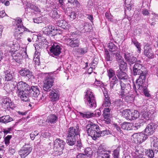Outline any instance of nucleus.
Here are the masks:
<instances>
[{
	"label": "nucleus",
	"mask_w": 158,
	"mask_h": 158,
	"mask_svg": "<svg viewBox=\"0 0 158 158\" xmlns=\"http://www.w3.org/2000/svg\"><path fill=\"white\" fill-rule=\"evenodd\" d=\"M148 73L147 69L142 64L135 63L133 67V74L134 75H140L136 80V83L145 80V77Z\"/></svg>",
	"instance_id": "obj_1"
},
{
	"label": "nucleus",
	"mask_w": 158,
	"mask_h": 158,
	"mask_svg": "<svg viewBox=\"0 0 158 158\" xmlns=\"http://www.w3.org/2000/svg\"><path fill=\"white\" fill-rule=\"evenodd\" d=\"M85 130L88 135L91 136L93 139L95 140L100 136L99 135L100 129L98 126L90 122L86 126Z\"/></svg>",
	"instance_id": "obj_2"
},
{
	"label": "nucleus",
	"mask_w": 158,
	"mask_h": 158,
	"mask_svg": "<svg viewBox=\"0 0 158 158\" xmlns=\"http://www.w3.org/2000/svg\"><path fill=\"white\" fill-rule=\"evenodd\" d=\"M140 110H141L142 117L145 119L153 118L156 116V112L154 107L148 110H147L146 105L140 107Z\"/></svg>",
	"instance_id": "obj_3"
},
{
	"label": "nucleus",
	"mask_w": 158,
	"mask_h": 158,
	"mask_svg": "<svg viewBox=\"0 0 158 158\" xmlns=\"http://www.w3.org/2000/svg\"><path fill=\"white\" fill-rule=\"evenodd\" d=\"M84 100L85 103L91 108H95L96 106V102L95 97L90 90H88L86 92Z\"/></svg>",
	"instance_id": "obj_4"
},
{
	"label": "nucleus",
	"mask_w": 158,
	"mask_h": 158,
	"mask_svg": "<svg viewBox=\"0 0 158 158\" xmlns=\"http://www.w3.org/2000/svg\"><path fill=\"white\" fill-rule=\"evenodd\" d=\"M51 47L50 48L51 55L53 57L57 58L61 52V48L60 44L54 42L51 44Z\"/></svg>",
	"instance_id": "obj_5"
},
{
	"label": "nucleus",
	"mask_w": 158,
	"mask_h": 158,
	"mask_svg": "<svg viewBox=\"0 0 158 158\" xmlns=\"http://www.w3.org/2000/svg\"><path fill=\"white\" fill-rule=\"evenodd\" d=\"M65 142L60 139H57L54 142V149L56 152H58L59 155L63 153L62 151L65 144Z\"/></svg>",
	"instance_id": "obj_6"
},
{
	"label": "nucleus",
	"mask_w": 158,
	"mask_h": 158,
	"mask_svg": "<svg viewBox=\"0 0 158 158\" xmlns=\"http://www.w3.org/2000/svg\"><path fill=\"white\" fill-rule=\"evenodd\" d=\"M148 138L145 134L140 133L134 134L131 137V139L135 143H141Z\"/></svg>",
	"instance_id": "obj_7"
},
{
	"label": "nucleus",
	"mask_w": 158,
	"mask_h": 158,
	"mask_svg": "<svg viewBox=\"0 0 158 158\" xmlns=\"http://www.w3.org/2000/svg\"><path fill=\"white\" fill-rule=\"evenodd\" d=\"M110 152L106 150L104 147L102 145L98 148L97 152V158H110Z\"/></svg>",
	"instance_id": "obj_8"
},
{
	"label": "nucleus",
	"mask_w": 158,
	"mask_h": 158,
	"mask_svg": "<svg viewBox=\"0 0 158 158\" xmlns=\"http://www.w3.org/2000/svg\"><path fill=\"white\" fill-rule=\"evenodd\" d=\"M18 31H15L14 35L15 38L17 40L21 38L22 37V35L23 32L26 31L31 32V33H32L31 31L26 28L23 24H20L18 25Z\"/></svg>",
	"instance_id": "obj_9"
},
{
	"label": "nucleus",
	"mask_w": 158,
	"mask_h": 158,
	"mask_svg": "<svg viewBox=\"0 0 158 158\" xmlns=\"http://www.w3.org/2000/svg\"><path fill=\"white\" fill-rule=\"evenodd\" d=\"M145 80H144V81H142L139 82L140 83H136L135 87H137L139 92H143L145 96L148 97L149 94L147 89V85L145 83Z\"/></svg>",
	"instance_id": "obj_10"
},
{
	"label": "nucleus",
	"mask_w": 158,
	"mask_h": 158,
	"mask_svg": "<svg viewBox=\"0 0 158 158\" xmlns=\"http://www.w3.org/2000/svg\"><path fill=\"white\" fill-rule=\"evenodd\" d=\"M101 111L99 110H97L95 111V114L89 111L79 112V115L80 117L86 118H90L92 117H94L95 116L96 117H99L101 115Z\"/></svg>",
	"instance_id": "obj_11"
},
{
	"label": "nucleus",
	"mask_w": 158,
	"mask_h": 158,
	"mask_svg": "<svg viewBox=\"0 0 158 158\" xmlns=\"http://www.w3.org/2000/svg\"><path fill=\"white\" fill-rule=\"evenodd\" d=\"M32 149L29 145H24L19 151V154L21 158H25L31 152Z\"/></svg>",
	"instance_id": "obj_12"
},
{
	"label": "nucleus",
	"mask_w": 158,
	"mask_h": 158,
	"mask_svg": "<svg viewBox=\"0 0 158 158\" xmlns=\"http://www.w3.org/2000/svg\"><path fill=\"white\" fill-rule=\"evenodd\" d=\"M17 89L16 93L31 90L29 85L25 82L23 81H20L17 84Z\"/></svg>",
	"instance_id": "obj_13"
},
{
	"label": "nucleus",
	"mask_w": 158,
	"mask_h": 158,
	"mask_svg": "<svg viewBox=\"0 0 158 158\" xmlns=\"http://www.w3.org/2000/svg\"><path fill=\"white\" fill-rule=\"evenodd\" d=\"M19 73L21 76L26 78L28 79L33 78L34 77L31 71L26 68H22Z\"/></svg>",
	"instance_id": "obj_14"
},
{
	"label": "nucleus",
	"mask_w": 158,
	"mask_h": 158,
	"mask_svg": "<svg viewBox=\"0 0 158 158\" xmlns=\"http://www.w3.org/2000/svg\"><path fill=\"white\" fill-rule=\"evenodd\" d=\"M79 128L78 126L71 127L68 129L67 136L77 138L78 136H79Z\"/></svg>",
	"instance_id": "obj_15"
},
{
	"label": "nucleus",
	"mask_w": 158,
	"mask_h": 158,
	"mask_svg": "<svg viewBox=\"0 0 158 158\" xmlns=\"http://www.w3.org/2000/svg\"><path fill=\"white\" fill-rule=\"evenodd\" d=\"M49 98L52 102H56L58 101L60 96L59 91L56 89H53L49 93Z\"/></svg>",
	"instance_id": "obj_16"
},
{
	"label": "nucleus",
	"mask_w": 158,
	"mask_h": 158,
	"mask_svg": "<svg viewBox=\"0 0 158 158\" xmlns=\"http://www.w3.org/2000/svg\"><path fill=\"white\" fill-rule=\"evenodd\" d=\"M44 34L47 35H55L56 34V30L55 27L52 26H48L43 29Z\"/></svg>",
	"instance_id": "obj_17"
},
{
	"label": "nucleus",
	"mask_w": 158,
	"mask_h": 158,
	"mask_svg": "<svg viewBox=\"0 0 158 158\" xmlns=\"http://www.w3.org/2000/svg\"><path fill=\"white\" fill-rule=\"evenodd\" d=\"M53 80L51 77H49L45 81L43 87L45 91H48L50 90L51 88L53 85Z\"/></svg>",
	"instance_id": "obj_18"
},
{
	"label": "nucleus",
	"mask_w": 158,
	"mask_h": 158,
	"mask_svg": "<svg viewBox=\"0 0 158 158\" xmlns=\"http://www.w3.org/2000/svg\"><path fill=\"white\" fill-rule=\"evenodd\" d=\"M30 91H24L16 93L18 97L23 102H27L29 101V94Z\"/></svg>",
	"instance_id": "obj_19"
},
{
	"label": "nucleus",
	"mask_w": 158,
	"mask_h": 158,
	"mask_svg": "<svg viewBox=\"0 0 158 158\" xmlns=\"http://www.w3.org/2000/svg\"><path fill=\"white\" fill-rule=\"evenodd\" d=\"M124 57L126 61L130 65L133 64L137 60L135 57L128 52L124 53Z\"/></svg>",
	"instance_id": "obj_20"
},
{
	"label": "nucleus",
	"mask_w": 158,
	"mask_h": 158,
	"mask_svg": "<svg viewBox=\"0 0 158 158\" xmlns=\"http://www.w3.org/2000/svg\"><path fill=\"white\" fill-rule=\"evenodd\" d=\"M68 45L72 47H78L80 44V40L78 39H68L67 40Z\"/></svg>",
	"instance_id": "obj_21"
},
{
	"label": "nucleus",
	"mask_w": 158,
	"mask_h": 158,
	"mask_svg": "<svg viewBox=\"0 0 158 158\" xmlns=\"http://www.w3.org/2000/svg\"><path fill=\"white\" fill-rule=\"evenodd\" d=\"M151 146L152 148L155 151H158V139L155 136H153L150 138Z\"/></svg>",
	"instance_id": "obj_22"
},
{
	"label": "nucleus",
	"mask_w": 158,
	"mask_h": 158,
	"mask_svg": "<svg viewBox=\"0 0 158 158\" xmlns=\"http://www.w3.org/2000/svg\"><path fill=\"white\" fill-rule=\"evenodd\" d=\"M144 54L149 59L154 58V54L152 48L149 46H145L144 47Z\"/></svg>",
	"instance_id": "obj_23"
},
{
	"label": "nucleus",
	"mask_w": 158,
	"mask_h": 158,
	"mask_svg": "<svg viewBox=\"0 0 158 158\" xmlns=\"http://www.w3.org/2000/svg\"><path fill=\"white\" fill-rule=\"evenodd\" d=\"M7 45L11 48V51L12 52H17V51L20 48V46L18 43L14 42H10L7 44Z\"/></svg>",
	"instance_id": "obj_24"
},
{
	"label": "nucleus",
	"mask_w": 158,
	"mask_h": 158,
	"mask_svg": "<svg viewBox=\"0 0 158 158\" xmlns=\"http://www.w3.org/2000/svg\"><path fill=\"white\" fill-rule=\"evenodd\" d=\"M2 102L7 109L13 108L14 107L13 103L9 98L7 97L4 98L2 100Z\"/></svg>",
	"instance_id": "obj_25"
},
{
	"label": "nucleus",
	"mask_w": 158,
	"mask_h": 158,
	"mask_svg": "<svg viewBox=\"0 0 158 158\" xmlns=\"http://www.w3.org/2000/svg\"><path fill=\"white\" fill-rule=\"evenodd\" d=\"M116 75L120 80H126L127 78L126 73L120 69H118L117 71Z\"/></svg>",
	"instance_id": "obj_26"
},
{
	"label": "nucleus",
	"mask_w": 158,
	"mask_h": 158,
	"mask_svg": "<svg viewBox=\"0 0 158 158\" xmlns=\"http://www.w3.org/2000/svg\"><path fill=\"white\" fill-rule=\"evenodd\" d=\"M155 128L152 125L148 124L145 129V132L146 135H152L154 132Z\"/></svg>",
	"instance_id": "obj_27"
},
{
	"label": "nucleus",
	"mask_w": 158,
	"mask_h": 158,
	"mask_svg": "<svg viewBox=\"0 0 158 158\" xmlns=\"http://www.w3.org/2000/svg\"><path fill=\"white\" fill-rule=\"evenodd\" d=\"M58 117L55 115L51 114L47 117V121L50 124L55 123L58 120Z\"/></svg>",
	"instance_id": "obj_28"
},
{
	"label": "nucleus",
	"mask_w": 158,
	"mask_h": 158,
	"mask_svg": "<svg viewBox=\"0 0 158 158\" xmlns=\"http://www.w3.org/2000/svg\"><path fill=\"white\" fill-rule=\"evenodd\" d=\"M31 88L32 96L34 97H37L40 94V92L39 87L37 86H32Z\"/></svg>",
	"instance_id": "obj_29"
},
{
	"label": "nucleus",
	"mask_w": 158,
	"mask_h": 158,
	"mask_svg": "<svg viewBox=\"0 0 158 158\" xmlns=\"http://www.w3.org/2000/svg\"><path fill=\"white\" fill-rule=\"evenodd\" d=\"M15 86L12 83H6L4 84L3 88L6 92H9L13 90Z\"/></svg>",
	"instance_id": "obj_30"
},
{
	"label": "nucleus",
	"mask_w": 158,
	"mask_h": 158,
	"mask_svg": "<svg viewBox=\"0 0 158 158\" xmlns=\"http://www.w3.org/2000/svg\"><path fill=\"white\" fill-rule=\"evenodd\" d=\"M57 24L59 27L64 29H68L69 27L68 23L64 20H61L59 21L57 23Z\"/></svg>",
	"instance_id": "obj_31"
},
{
	"label": "nucleus",
	"mask_w": 158,
	"mask_h": 158,
	"mask_svg": "<svg viewBox=\"0 0 158 158\" xmlns=\"http://www.w3.org/2000/svg\"><path fill=\"white\" fill-rule=\"evenodd\" d=\"M133 126L131 123L124 122L121 124V128L124 130H130L133 129Z\"/></svg>",
	"instance_id": "obj_32"
},
{
	"label": "nucleus",
	"mask_w": 158,
	"mask_h": 158,
	"mask_svg": "<svg viewBox=\"0 0 158 158\" xmlns=\"http://www.w3.org/2000/svg\"><path fill=\"white\" fill-rule=\"evenodd\" d=\"M77 138L71 136H67L66 142L68 145L70 146L74 145L76 143Z\"/></svg>",
	"instance_id": "obj_33"
},
{
	"label": "nucleus",
	"mask_w": 158,
	"mask_h": 158,
	"mask_svg": "<svg viewBox=\"0 0 158 158\" xmlns=\"http://www.w3.org/2000/svg\"><path fill=\"white\" fill-rule=\"evenodd\" d=\"M122 114L123 116L127 120H131V112L129 110H123Z\"/></svg>",
	"instance_id": "obj_34"
},
{
	"label": "nucleus",
	"mask_w": 158,
	"mask_h": 158,
	"mask_svg": "<svg viewBox=\"0 0 158 158\" xmlns=\"http://www.w3.org/2000/svg\"><path fill=\"white\" fill-rule=\"evenodd\" d=\"M88 48L87 46L84 47H80L77 49V52L81 55H84L87 52Z\"/></svg>",
	"instance_id": "obj_35"
},
{
	"label": "nucleus",
	"mask_w": 158,
	"mask_h": 158,
	"mask_svg": "<svg viewBox=\"0 0 158 158\" xmlns=\"http://www.w3.org/2000/svg\"><path fill=\"white\" fill-rule=\"evenodd\" d=\"M5 73V80L7 81H10L13 78L12 72L8 70L4 72Z\"/></svg>",
	"instance_id": "obj_36"
},
{
	"label": "nucleus",
	"mask_w": 158,
	"mask_h": 158,
	"mask_svg": "<svg viewBox=\"0 0 158 158\" xmlns=\"http://www.w3.org/2000/svg\"><path fill=\"white\" fill-rule=\"evenodd\" d=\"M120 82L121 87V90H130L131 87L130 84L129 83L125 84L121 81H120Z\"/></svg>",
	"instance_id": "obj_37"
},
{
	"label": "nucleus",
	"mask_w": 158,
	"mask_h": 158,
	"mask_svg": "<svg viewBox=\"0 0 158 158\" xmlns=\"http://www.w3.org/2000/svg\"><path fill=\"white\" fill-rule=\"evenodd\" d=\"M12 120V118L9 115L4 116L1 117V122L3 123H7Z\"/></svg>",
	"instance_id": "obj_38"
},
{
	"label": "nucleus",
	"mask_w": 158,
	"mask_h": 158,
	"mask_svg": "<svg viewBox=\"0 0 158 158\" xmlns=\"http://www.w3.org/2000/svg\"><path fill=\"white\" fill-rule=\"evenodd\" d=\"M110 81V89L112 90L114 88V85L118 82V80L116 77H114L112 78L109 79Z\"/></svg>",
	"instance_id": "obj_39"
},
{
	"label": "nucleus",
	"mask_w": 158,
	"mask_h": 158,
	"mask_svg": "<svg viewBox=\"0 0 158 158\" xmlns=\"http://www.w3.org/2000/svg\"><path fill=\"white\" fill-rule=\"evenodd\" d=\"M39 45L45 47L46 45H48V42L46 39L43 36L40 37L39 38Z\"/></svg>",
	"instance_id": "obj_40"
},
{
	"label": "nucleus",
	"mask_w": 158,
	"mask_h": 158,
	"mask_svg": "<svg viewBox=\"0 0 158 158\" xmlns=\"http://www.w3.org/2000/svg\"><path fill=\"white\" fill-rule=\"evenodd\" d=\"M72 9L71 8H67L66 10L65 11V13L67 14H69V16L70 17L71 20H73L76 18V15L75 13L73 11L71 12V13L70 12H68V11Z\"/></svg>",
	"instance_id": "obj_41"
},
{
	"label": "nucleus",
	"mask_w": 158,
	"mask_h": 158,
	"mask_svg": "<svg viewBox=\"0 0 158 158\" xmlns=\"http://www.w3.org/2000/svg\"><path fill=\"white\" fill-rule=\"evenodd\" d=\"M131 120L137 119L139 116L138 111L136 110H131Z\"/></svg>",
	"instance_id": "obj_42"
},
{
	"label": "nucleus",
	"mask_w": 158,
	"mask_h": 158,
	"mask_svg": "<svg viewBox=\"0 0 158 158\" xmlns=\"http://www.w3.org/2000/svg\"><path fill=\"white\" fill-rule=\"evenodd\" d=\"M110 110L109 107L106 108L104 109L103 115L105 118H107L110 116Z\"/></svg>",
	"instance_id": "obj_43"
},
{
	"label": "nucleus",
	"mask_w": 158,
	"mask_h": 158,
	"mask_svg": "<svg viewBox=\"0 0 158 158\" xmlns=\"http://www.w3.org/2000/svg\"><path fill=\"white\" fill-rule=\"evenodd\" d=\"M78 24L79 26V27L81 29L83 28V29H84L85 31L87 30V29L86 27L89 26V25L86 22L83 21H80L78 23Z\"/></svg>",
	"instance_id": "obj_44"
},
{
	"label": "nucleus",
	"mask_w": 158,
	"mask_h": 158,
	"mask_svg": "<svg viewBox=\"0 0 158 158\" xmlns=\"http://www.w3.org/2000/svg\"><path fill=\"white\" fill-rule=\"evenodd\" d=\"M50 16L55 19H58L60 17V15L58 14L56 10L52 11L50 14Z\"/></svg>",
	"instance_id": "obj_45"
},
{
	"label": "nucleus",
	"mask_w": 158,
	"mask_h": 158,
	"mask_svg": "<svg viewBox=\"0 0 158 158\" xmlns=\"http://www.w3.org/2000/svg\"><path fill=\"white\" fill-rule=\"evenodd\" d=\"M84 154L88 157V158H90L92 154V151L90 148H87L85 149Z\"/></svg>",
	"instance_id": "obj_46"
},
{
	"label": "nucleus",
	"mask_w": 158,
	"mask_h": 158,
	"mask_svg": "<svg viewBox=\"0 0 158 158\" xmlns=\"http://www.w3.org/2000/svg\"><path fill=\"white\" fill-rule=\"evenodd\" d=\"M108 47L110 51L112 53L113 52H115L117 49V47L112 42L109 43Z\"/></svg>",
	"instance_id": "obj_47"
},
{
	"label": "nucleus",
	"mask_w": 158,
	"mask_h": 158,
	"mask_svg": "<svg viewBox=\"0 0 158 158\" xmlns=\"http://www.w3.org/2000/svg\"><path fill=\"white\" fill-rule=\"evenodd\" d=\"M108 76L109 77V79L112 78L115 76V72L113 69H110L107 70Z\"/></svg>",
	"instance_id": "obj_48"
},
{
	"label": "nucleus",
	"mask_w": 158,
	"mask_h": 158,
	"mask_svg": "<svg viewBox=\"0 0 158 158\" xmlns=\"http://www.w3.org/2000/svg\"><path fill=\"white\" fill-rule=\"evenodd\" d=\"M120 148L119 147H118L113 151V158H119Z\"/></svg>",
	"instance_id": "obj_49"
},
{
	"label": "nucleus",
	"mask_w": 158,
	"mask_h": 158,
	"mask_svg": "<svg viewBox=\"0 0 158 158\" xmlns=\"http://www.w3.org/2000/svg\"><path fill=\"white\" fill-rule=\"evenodd\" d=\"M105 101L103 104H102L103 106L107 107L110 106L111 104L110 100H109V98L108 97H106V95L105 96Z\"/></svg>",
	"instance_id": "obj_50"
},
{
	"label": "nucleus",
	"mask_w": 158,
	"mask_h": 158,
	"mask_svg": "<svg viewBox=\"0 0 158 158\" xmlns=\"http://www.w3.org/2000/svg\"><path fill=\"white\" fill-rule=\"evenodd\" d=\"M130 90H121L119 96L122 98H124L126 96H128L129 94Z\"/></svg>",
	"instance_id": "obj_51"
},
{
	"label": "nucleus",
	"mask_w": 158,
	"mask_h": 158,
	"mask_svg": "<svg viewBox=\"0 0 158 158\" xmlns=\"http://www.w3.org/2000/svg\"><path fill=\"white\" fill-rule=\"evenodd\" d=\"M112 55L110 54L108 51H105V56L106 60L107 61H110L112 60Z\"/></svg>",
	"instance_id": "obj_52"
},
{
	"label": "nucleus",
	"mask_w": 158,
	"mask_h": 158,
	"mask_svg": "<svg viewBox=\"0 0 158 158\" xmlns=\"http://www.w3.org/2000/svg\"><path fill=\"white\" fill-rule=\"evenodd\" d=\"M132 43H133L135 46L136 47L139 51H140L141 49L140 48V45L139 43L136 40L132 39Z\"/></svg>",
	"instance_id": "obj_53"
},
{
	"label": "nucleus",
	"mask_w": 158,
	"mask_h": 158,
	"mask_svg": "<svg viewBox=\"0 0 158 158\" xmlns=\"http://www.w3.org/2000/svg\"><path fill=\"white\" fill-rule=\"evenodd\" d=\"M110 134V132L108 130H106L104 131H100L99 132V135L100 136H103L105 135H107Z\"/></svg>",
	"instance_id": "obj_54"
},
{
	"label": "nucleus",
	"mask_w": 158,
	"mask_h": 158,
	"mask_svg": "<svg viewBox=\"0 0 158 158\" xmlns=\"http://www.w3.org/2000/svg\"><path fill=\"white\" fill-rule=\"evenodd\" d=\"M146 154L149 157L153 158L154 156V153L153 150H148L146 152Z\"/></svg>",
	"instance_id": "obj_55"
},
{
	"label": "nucleus",
	"mask_w": 158,
	"mask_h": 158,
	"mask_svg": "<svg viewBox=\"0 0 158 158\" xmlns=\"http://www.w3.org/2000/svg\"><path fill=\"white\" fill-rule=\"evenodd\" d=\"M119 62H120V64H119V69L123 70L125 69L126 68L127 64L123 60Z\"/></svg>",
	"instance_id": "obj_56"
},
{
	"label": "nucleus",
	"mask_w": 158,
	"mask_h": 158,
	"mask_svg": "<svg viewBox=\"0 0 158 158\" xmlns=\"http://www.w3.org/2000/svg\"><path fill=\"white\" fill-rule=\"evenodd\" d=\"M43 17L41 16L33 19V21L34 22L37 23H41L43 21Z\"/></svg>",
	"instance_id": "obj_57"
},
{
	"label": "nucleus",
	"mask_w": 158,
	"mask_h": 158,
	"mask_svg": "<svg viewBox=\"0 0 158 158\" xmlns=\"http://www.w3.org/2000/svg\"><path fill=\"white\" fill-rule=\"evenodd\" d=\"M12 136L11 135H8L4 138V141L5 143L6 146L8 145L10 143V140Z\"/></svg>",
	"instance_id": "obj_58"
},
{
	"label": "nucleus",
	"mask_w": 158,
	"mask_h": 158,
	"mask_svg": "<svg viewBox=\"0 0 158 158\" xmlns=\"http://www.w3.org/2000/svg\"><path fill=\"white\" fill-rule=\"evenodd\" d=\"M27 4L28 7H29L30 9L34 10H36L37 11H39V9L35 5L30 3L28 2Z\"/></svg>",
	"instance_id": "obj_59"
},
{
	"label": "nucleus",
	"mask_w": 158,
	"mask_h": 158,
	"mask_svg": "<svg viewBox=\"0 0 158 158\" xmlns=\"http://www.w3.org/2000/svg\"><path fill=\"white\" fill-rule=\"evenodd\" d=\"M59 6L63 10H65V6L63 2V0H59Z\"/></svg>",
	"instance_id": "obj_60"
},
{
	"label": "nucleus",
	"mask_w": 158,
	"mask_h": 158,
	"mask_svg": "<svg viewBox=\"0 0 158 158\" xmlns=\"http://www.w3.org/2000/svg\"><path fill=\"white\" fill-rule=\"evenodd\" d=\"M123 102L121 99H117L115 101V104L117 106L121 107L123 105Z\"/></svg>",
	"instance_id": "obj_61"
},
{
	"label": "nucleus",
	"mask_w": 158,
	"mask_h": 158,
	"mask_svg": "<svg viewBox=\"0 0 158 158\" xmlns=\"http://www.w3.org/2000/svg\"><path fill=\"white\" fill-rule=\"evenodd\" d=\"M35 53L34 58L33 59L34 61L35 62V64L39 65L40 64V60L38 57V56H36Z\"/></svg>",
	"instance_id": "obj_62"
},
{
	"label": "nucleus",
	"mask_w": 158,
	"mask_h": 158,
	"mask_svg": "<svg viewBox=\"0 0 158 158\" xmlns=\"http://www.w3.org/2000/svg\"><path fill=\"white\" fill-rule=\"evenodd\" d=\"M116 58L117 61L118 62L123 61V58L119 54L117 53L116 55Z\"/></svg>",
	"instance_id": "obj_63"
},
{
	"label": "nucleus",
	"mask_w": 158,
	"mask_h": 158,
	"mask_svg": "<svg viewBox=\"0 0 158 158\" xmlns=\"http://www.w3.org/2000/svg\"><path fill=\"white\" fill-rule=\"evenodd\" d=\"M105 16L106 18L108 19L110 21L113 22V19L112 18V16L108 12H106L105 13Z\"/></svg>",
	"instance_id": "obj_64"
}]
</instances>
